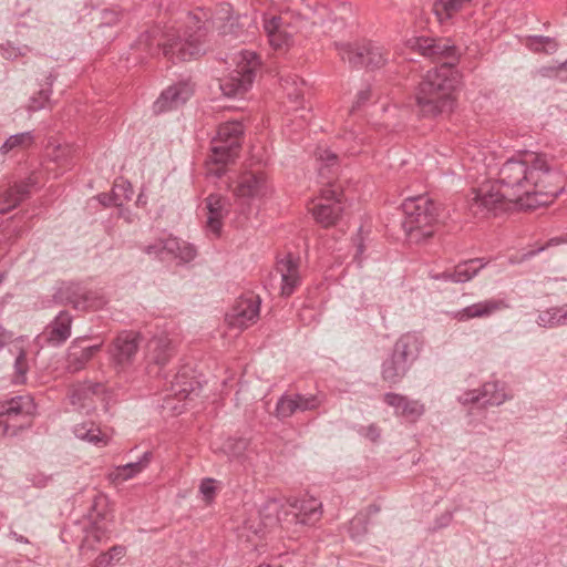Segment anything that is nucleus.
<instances>
[{
  "mask_svg": "<svg viewBox=\"0 0 567 567\" xmlns=\"http://www.w3.org/2000/svg\"><path fill=\"white\" fill-rule=\"evenodd\" d=\"M85 338H78L70 344L66 353V370L78 372L101 350L102 343L94 346H83Z\"/></svg>",
  "mask_w": 567,
  "mask_h": 567,
  "instance_id": "obj_21",
  "label": "nucleus"
},
{
  "mask_svg": "<svg viewBox=\"0 0 567 567\" xmlns=\"http://www.w3.org/2000/svg\"><path fill=\"white\" fill-rule=\"evenodd\" d=\"M176 353L174 340L167 332L161 331L152 336L145 346V362L148 373L159 375L162 369Z\"/></svg>",
  "mask_w": 567,
  "mask_h": 567,
  "instance_id": "obj_10",
  "label": "nucleus"
},
{
  "mask_svg": "<svg viewBox=\"0 0 567 567\" xmlns=\"http://www.w3.org/2000/svg\"><path fill=\"white\" fill-rule=\"evenodd\" d=\"M51 89L41 87L34 95L30 97L27 110L29 112H38L45 109L51 103Z\"/></svg>",
  "mask_w": 567,
  "mask_h": 567,
  "instance_id": "obj_46",
  "label": "nucleus"
},
{
  "mask_svg": "<svg viewBox=\"0 0 567 567\" xmlns=\"http://www.w3.org/2000/svg\"><path fill=\"white\" fill-rule=\"evenodd\" d=\"M311 210L315 219L323 227L334 225L342 213L341 194L333 188L322 189L320 202Z\"/></svg>",
  "mask_w": 567,
  "mask_h": 567,
  "instance_id": "obj_18",
  "label": "nucleus"
},
{
  "mask_svg": "<svg viewBox=\"0 0 567 567\" xmlns=\"http://www.w3.org/2000/svg\"><path fill=\"white\" fill-rule=\"evenodd\" d=\"M410 48L433 62H451L453 68L461 55L458 49L447 38L416 37L409 40Z\"/></svg>",
  "mask_w": 567,
  "mask_h": 567,
  "instance_id": "obj_9",
  "label": "nucleus"
},
{
  "mask_svg": "<svg viewBox=\"0 0 567 567\" xmlns=\"http://www.w3.org/2000/svg\"><path fill=\"white\" fill-rule=\"evenodd\" d=\"M429 276L433 280L445 281V282H454L453 269L452 270H445L443 272H433V271H431L429 274Z\"/></svg>",
  "mask_w": 567,
  "mask_h": 567,
  "instance_id": "obj_60",
  "label": "nucleus"
},
{
  "mask_svg": "<svg viewBox=\"0 0 567 567\" xmlns=\"http://www.w3.org/2000/svg\"><path fill=\"white\" fill-rule=\"evenodd\" d=\"M162 241H163V245L161 247L164 248V255H169L172 257H176L183 241H181L176 237H168V238L162 239Z\"/></svg>",
  "mask_w": 567,
  "mask_h": 567,
  "instance_id": "obj_52",
  "label": "nucleus"
},
{
  "mask_svg": "<svg viewBox=\"0 0 567 567\" xmlns=\"http://www.w3.org/2000/svg\"><path fill=\"white\" fill-rule=\"evenodd\" d=\"M485 265L483 259L480 258L468 259L457 264L453 268L454 284H464L472 280Z\"/></svg>",
  "mask_w": 567,
  "mask_h": 567,
  "instance_id": "obj_37",
  "label": "nucleus"
},
{
  "mask_svg": "<svg viewBox=\"0 0 567 567\" xmlns=\"http://www.w3.org/2000/svg\"><path fill=\"white\" fill-rule=\"evenodd\" d=\"M171 391L178 400L187 399L196 390H198L199 383L190 377V369L183 367L181 368L169 381Z\"/></svg>",
  "mask_w": 567,
  "mask_h": 567,
  "instance_id": "obj_27",
  "label": "nucleus"
},
{
  "mask_svg": "<svg viewBox=\"0 0 567 567\" xmlns=\"http://www.w3.org/2000/svg\"><path fill=\"white\" fill-rule=\"evenodd\" d=\"M460 75L453 63L444 62L429 70L415 89V104L423 117L451 113L456 103Z\"/></svg>",
  "mask_w": 567,
  "mask_h": 567,
  "instance_id": "obj_3",
  "label": "nucleus"
},
{
  "mask_svg": "<svg viewBox=\"0 0 567 567\" xmlns=\"http://www.w3.org/2000/svg\"><path fill=\"white\" fill-rule=\"evenodd\" d=\"M32 189L34 188L27 186L23 181L16 183L13 186L8 188L2 195L3 206L0 207V213L6 214L16 208L22 200L29 197Z\"/></svg>",
  "mask_w": 567,
  "mask_h": 567,
  "instance_id": "obj_31",
  "label": "nucleus"
},
{
  "mask_svg": "<svg viewBox=\"0 0 567 567\" xmlns=\"http://www.w3.org/2000/svg\"><path fill=\"white\" fill-rule=\"evenodd\" d=\"M194 94V84L189 79L179 80L167 86L154 102L156 114L173 111L184 105Z\"/></svg>",
  "mask_w": 567,
  "mask_h": 567,
  "instance_id": "obj_13",
  "label": "nucleus"
},
{
  "mask_svg": "<svg viewBox=\"0 0 567 567\" xmlns=\"http://www.w3.org/2000/svg\"><path fill=\"white\" fill-rule=\"evenodd\" d=\"M215 482L213 478H204L199 485V493L207 503H210L216 495Z\"/></svg>",
  "mask_w": 567,
  "mask_h": 567,
  "instance_id": "obj_51",
  "label": "nucleus"
},
{
  "mask_svg": "<svg viewBox=\"0 0 567 567\" xmlns=\"http://www.w3.org/2000/svg\"><path fill=\"white\" fill-rule=\"evenodd\" d=\"M537 73L543 78H554L561 82L567 81L566 68H561V63L558 66H543L538 69Z\"/></svg>",
  "mask_w": 567,
  "mask_h": 567,
  "instance_id": "obj_50",
  "label": "nucleus"
},
{
  "mask_svg": "<svg viewBox=\"0 0 567 567\" xmlns=\"http://www.w3.org/2000/svg\"><path fill=\"white\" fill-rule=\"evenodd\" d=\"M40 176H41V172L32 171L29 174V176L23 179V182L27 184V186L37 188L40 185Z\"/></svg>",
  "mask_w": 567,
  "mask_h": 567,
  "instance_id": "obj_64",
  "label": "nucleus"
},
{
  "mask_svg": "<svg viewBox=\"0 0 567 567\" xmlns=\"http://www.w3.org/2000/svg\"><path fill=\"white\" fill-rule=\"evenodd\" d=\"M152 458H153V453L150 451H146L138 458V461L130 462L124 465L115 466L107 474V478L111 483H113L115 485H118V484H122L123 482L132 480L148 467Z\"/></svg>",
  "mask_w": 567,
  "mask_h": 567,
  "instance_id": "obj_24",
  "label": "nucleus"
},
{
  "mask_svg": "<svg viewBox=\"0 0 567 567\" xmlns=\"http://www.w3.org/2000/svg\"><path fill=\"white\" fill-rule=\"evenodd\" d=\"M141 336L133 331L121 332L110 347V354L115 365H130L137 354Z\"/></svg>",
  "mask_w": 567,
  "mask_h": 567,
  "instance_id": "obj_17",
  "label": "nucleus"
},
{
  "mask_svg": "<svg viewBox=\"0 0 567 567\" xmlns=\"http://www.w3.org/2000/svg\"><path fill=\"white\" fill-rule=\"evenodd\" d=\"M233 192L243 204L260 200L269 192L266 175L262 172H245L239 175Z\"/></svg>",
  "mask_w": 567,
  "mask_h": 567,
  "instance_id": "obj_14",
  "label": "nucleus"
},
{
  "mask_svg": "<svg viewBox=\"0 0 567 567\" xmlns=\"http://www.w3.org/2000/svg\"><path fill=\"white\" fill-rule=\"evenodd\" d=\"M267 529L266 525L258 518L257 513H251L247 519L244 520L243 526L239 528L241 537H246L248 540L250 536H262Z\"/></svg>",
  "mask_w": 567,
  "mask_h": 567,
  "instance_id": "obj_44",
  "label": "nucleus"
},
{
  "mask_svg": "<svg viewBox=\"0 0 567 567\" xmlns=\"http://www.w3.org/2000/svg\"><path fill=\"white\" fill-rule=\"evenodd\" d=\"M317 159L322 163L319 172L321 175L324 174V169L333 168L338 164V155L330 150L318 148L316 153Z\"/></svg>",
  "mask_w": 567,
  "mask_h": 567,
  "instance_id": "obj_49",
  "label": "nucleus"
},
{
  "mask_svg": "<svg viewBox=\"0 0 567 567\" xmlns=\"http://www.w3.org/2000/svg\"><path fill=\"white\" fill-rule=\"evenodd\" d=\"M339 55L353 68L379 69L388 61L389 53L371 42L363 44L337 43Z\"/></svg>",
  "mask_w": 567,
  "mask_h": 567,
  "instance_id": "obj_8",
  "label": "nucleus"
},
{
  "mask_svg": "<svg viewBox=\"0 0 567 567\" xmlns=\"http://www.w3.org/2000/svg\"><path fill=\"white\" fill-rule=\"evenodd\" d=\"M162 245V239H158L155 243L145 246L144 252H146L147 255H154L156 257L164 258V248L161 247Z\"/></svg>",
  "mask_w": 567,
  "mask_h": 567,
  "instance_id": "obj_58",
  "label": "nucleus"
},
{
  "mask_svg": "<svg viewBox=\"0 0 567 567\" xmlns=\"http://www.w3.org/2000/svg\"><path fill=\"white\" fill-rule=\"evenodd\" d=\"M560 307H551L540 311L537 317V324L543 328L551 329L561 326Z\"/></svg>",
  "mask_w": 567,
  "mask_h": 567,
  "instance_id": "obj_45",
  "label": "nucleus"
},
{
  "mask_svg": "<svg viewBox=\"0 0 567 567\" xmlns=\"http://www.w3.org/2000/svg\"><path fill=\"white\" fill-rule=\"evenodd\" d=\"M287 505L282 504L279 499L270 498L265 502L256 513L258 518L266 525L267 528L275 527L278 523H284V512Z\"/></svg>",
  "mask_w": 567,
  "mask_h": 567,
  "instance_id": "obj_30",
  "label": "nucleus"
},
{
  "mask_svg": "<svg viewBox=\"0 0 567 567\" xmlns=\"http://www.w3.org/2000/svg\"><path fill=\"white\" fill-rule=\"evenodd\" d=\"M28 370L29 364L27 360V352L23 349H20L19 354L14 360V381L17 383H23L25 381Z\"/></svg>",
  "mask_w": 567,
  "mask_h": 567,
  "instance_id": "obj_48",
  "label": "nucleus"
},
{
  "mask_svg": "<svg viewBox=\"0 0 567 567\" xmlns=\"http://www.w3.org/2000/svg\"><path fill=\"white\" fill-rule=\"evenodd\" d=\"M379 507L371 505L368 507L367 512H360L358 513L350 522L348 532L350 537L355 540L360 542L368 533V525L370 515L373 513H378Z\"/></svg>",
  "mask_w": 567,
  "mask_h": 567,
  "instance_id": "obj_36",
  "label": "nucleus"
},
{
  "mask_svg": "<svg viewBox=\"0 0 567 567\" xmlns=\"http://www.w3.org/2000/svg\"><path fill=\"white\" fill-rule=\"evenodd\" d=\"M472 0H436L433 4V11L440 22L451 19L457 11Z\"/></svg>",
  "mask_w": 567,
  "mask_h": 567,
  "instance_id": "obj_39",
  "label": "nucleus"
},
{
  "mask_svg": "<svg viewBox=\"0 0 567 567\" xmlns=\"http://www.w3.org/2000/svg\"><path fill=\"white\" fill-rule=\"evenodd\" d=\"M287 509L284 512L286 525H315L322 515V504L319 499L310 496L302 498H289L286 502Z\"/></svg>",
  "mask_w": 567,
  "mask_h": 567,
  "instance_id": "obj_11",
  "label": "nucleus"
},
{
  "mask_svg": "<svg viewBox=\"0 0 567 567\" xmlns=\"http://www.w3.org/2000/svg\"><path fill=\"white\" fill-rule=\"evenodd\" d=\"M74 435L96 446H104L109 443V436L101 432L100 427L93 422H83L74 425Z\"/></svg>",
  "mask_w": 567,
  "mask_h": 567,
  "instance_id": "obj_32",
  "label": "nucleus"
},
{
  "mask_svg": "<svg viewBox=\"0 0 567 567\" xmlns=\"http://www.w3.org/2000/svg\"><path fill=\"white\" fill-rule=\"evenodd\" d=\"M184 30L176 25L154 28L142 33L135 45L148 55H164L173 62L195 59L206 52L208 14L203 9L187 12Z\"/></svg>",
  "mask_w": 567,
  "mask_h": 567,
  "instance_id": "obj_2",
  "label": "nucleus"
},
{
  "mask_svg": "<svg viewBox=\"0 0 567 567\" xmlns=\"http://www.w3.org/2000/svg\"><path fill=\"white\" fill-rule=\"evenodd\" d=\"M70 152L68 147H56L53 152V161L59 163L61 166L66 167L69 165L66 154Z\"/></svg>",
  "mask_w": 567,
  "mask_h": 567,
  "instance_id": "obj_57",
  "label": "nucleus"
},
{
  "mask_svg": "<svg viewBox=\"0 0 567 567\" xmlns=\"http://www.w3.org/2000/svg\"><path fill=\"white\" fill-rule=\"evenodd\" d=\"M244 127L239 122L224 123L218 127L217 136L212 141L210 161L218 166L214 174L220 177L224 167L234 162L241 147Z\"/></svg>",
  "mask_w": 567,
  "mask_h": 567,
  "instance_id": "obj_6",
  "label": "nucleus"
},
{
  "mask_svg": "<svg viewBox=\"0 0 567 567\" xmlns=\"http://www.w3.org/2000/svg\"><path fill=\"white\" fill-rule=\"evenodd\" d=\"M12 339L13 333L0 324V350L3 349L7 344H9L12 341Z\"/></svg>",
  "mask_w": 567,
  "mask_h": 567,
  "instance_id": "obj_63",
  "label": "nucleus"
},
{
  "mask_svg": "<svg viewBox=\"0 0 567 567\" xmlns=\"http://www.w3.org/2000/svg\"><path fill=\"white\" fill-rule=\"evenodd\" d=\"M372 95L371 87L368 85L367 87L360 90L357 94V100L352 105L351 111L354 112L355 110H359L362 105H364Z\"/></svg>",
  "mask_w": 567,
  "mask_h": 567,
  "instance_id": "obj_55",
  "label": "nucleus"
},
{
  "mask_svg": "<svg viewBox=\"0 0 567 567\" xmlns=\"http://www.w3.org/2000/svg\"><path fill=\"white\" fill-rule=\"evenodd\" d=\"M383 402L393 408L395 416L403 417L409 422H416L425 412L424 404L419 400L395 392L385 393Z\"/></svg>",
  "mask_w": 567,
  "mask_h": 567,
  "instance_id": "obj_20",
  "label": "nucleus"
},
{
  "mask_svg": "<svg viewBox=\"0 0 567 567\" xmlns=\"http://www.w3.org/2000/svg\"><path fill=\"white\" fill-rule=\"evenodd\" d=\"M306 82L298 75L281 78V87L287 97L296 104V110L302 106Z\"/></svg>",
  "mask_w": 567,
  "mask_h": 567,
  "instance_id": "obj_33",
  "label": "nucleus"
},
{
  "mask_svg": "<svg viewBox=\"0 0 567 567\" xmlns=\"http://www.w3.org/2000/svg\"><path fill=\"white\" fill-rule=\"evenodd\" d=\"M247 444V441L244 439L231 440L227 443L226 449L228 450L231 456L239 457L246 450Z\"/></svg>",
  "mask_w": 567,
  "mask_h": 567,
  "instance_id": "obj_54",
  "label": "nucleus"
},
{
  "mask_svg": "<svg viewBox=\"0 0 567 567\" xmlns=\"http://www.w3.org/2000/svg\"><path fill=\"white\" fill-rule=\"evenodd\" d=\"M196 257V249L193 245L183 241L175 258L181 259L184 262H189Z\"/></svg>",
  "mask_w": 567,
  "mask_h": 567,
  "instance_id": "obj_53",
  "label": "nucleus"
},
{
  "mask_svg": "<svg viewBox=\"0 0 567 567\" xmlns=\"http://www.w3.org/2000/svg\"><path fill=\"white\" fill-rule=\"evenodd\" d=\"M261 61L257 53L243 51L237 60L236 69L220 80L219 87L225 96L241 97L252 86L260 74Z\"/></svg>",
  "mask_w": 567,
  "mask_h": 567,
  "instance_id": "obj_5",
  "label": "nucleus"
},
{
  "mask_svg": "<svg viewBox=\"0 0 567 567\" xmlns=\"http://www.w3.org/2000/svg\"><path fill=\"white\" fill-rule=\"evenodd\" d=\"M103 385L97 382H84L73 385L69 391V398L72 405L79 409H85L90 405L92 396L100 393Z\"/></svg>",
  "mask_w": 567,
  "mask_h": 567,
  "instance_id": "obj_28",
  "label": "nucleus"
},
{
  "mask_svg": "<svg viewBox=\"0 0 567 567\" xmlns=\"http://www.w3.org/2000/svg\"><path fill=\"white\" fill-rule=\"evenodd\" d=\"M505 308H508V305L505 300L492 298L473 303L453 312V318L458 321H466L475 318H487Z\"/></svg>",
  "mask_w": 567,
  "mask_h": 567,
  "instance_id": "obj_22",
  "label": "nucleus"
},
{
  "mask_svg": "<svg viewBox=\"0 0 567 567\" xmlns=\"http://www.w3.org/2000/svg\"><path fill=\"white\" fill-rule=\"evenodd\" d=\"M401 207L404 215L402 227L410 243L421 244L433 236L439 221V204L427 195H419L404 199Z\"/></svg>",
  "mask_w": 567,
  "mask_h": 567,
  "instance_id": "obj_4",
  "label": "nucleus"
},
{
  "mask_svg": "<svg viewBox=\"0 0 567 567\" xmlns=\"http://www.w3.org/2000/svg\"><path fill=\"white\" fill-rule=\"evenodd\" d=\"M83 285L80 282H62L53 293V299L59 305H71L75 309V305L81 299Z\"/></svg>",
  "mask_w": 567,
  "mask_h": 567,
  "instance_id": "obj_34",
  "label": "nucleus"
},
{
  "mask_svg": "<svg viewBox=\"0 0 567 567\" xmlns=\"http://www.w3.org/2000/svg\"><path fill=\"white\" fill-rule=\"evenodd\" d=\"M106 303V298L101 290H92L83 286L81 299L75 305V310H99Z\"/></svg>",
  "mask_w": 567,
  "mask_h": 567,
  "instance_id": "obj_38",
  "label": "nucleus"
},
{
  "mask_svg": "<svg viewBox=\"0 0 567 567\" xmlns=\"http://www.w3.org/2000/svg\"><path fill=\"white\" fill-rule=\"evenodd\" d=\"M35 142L32 131L21 132L9 136L0 146V154L17 153L30 148Z\"/></svg>",
  "mask_w": 567,
  "mask_h": 567,
  "instance_id": "obj_35",
  "label": "nucleus"
},
{
  "mask_svg": "<svg viewBox=\"0 0 567 567\" xmlns=\"http://www.w3.org/2000/svg\"><path fill=\"white\" fill-rule=\"evenodd\" d=\"M276 270L281 277V295L289 297L300 284L298 261L288 255L277 261Z\"/></svg>",
  "mask_w": 567,
  "mask_h": 567,
  "instance_id": "obj_25",
  "label": "nucleus"
},
{
  "mask_svg": "<svg viewBox=\"0 0 567 567\" xmlns=\"http://www.w3.org/2000/svg\"><path fill=\"white\" fill-rule=\"evenodd\" d=\"M205 204L207 209V228L216 236H219L223 227V219L229 212L228 202L219 194H210L205 199Z\"/></svg>",
  "mask_w": 567,
  "mask_h": 567,
  "instance_id": "obj_23",
  "label": "nucleus"
},
{
  "mask_svg": "<svg viewBox=\"0 0 567 567\" xmlns=\"http://www.w3.org/2000/svg\"><path fill=\"white\" fill-rule=\"evenodd\" d=\"M37 405L31 395H17L0 403V435L14 436L31 426Z\"/></svg>",
  "mask_w": 567,
  "mask_h": 567,
  "instance_id": "obj_7",
  "label": "nucleus"
},
{
  "mask_svg": "<svg viewBox=\"0 0 567 567\" xmlns=\"http://www.w3.org/2000/svg\"><path fill=\"white\" fill-rule=\"evenodd\" d=\"M564 177L546 155L519 153L506 159L498 169V179L472 188L468 212L477 218L497 215L511 208L536 209L549 205L564 192Z\"/></svg>",
  "mask_w": 567,
  "mask_h": 567,
  "instance_id": "obj_1",
  "label": "nucleus"
},
{
  "mask_svg": "<svg viewBox=\"0 0 567 567\" xmlns=\"http://www.w3.org/2000/svg\"><path fill=\"white\" fill-rule=\"evenodd\" d=\"M264 30L270 45L276 50L286 49L293 42L295 27L288 17L271 16L264 18Z\"/></svg>",
  "mask_w": 567,
  "mask_h": 567,
  "instance_id": "obj_16",
  "label": "nucleus"
},
{
  "mask_svg": "<svg viewBox=\"0 0 567 567\" xmlns=\"http://www.w3.org/2000/svg\"><path fill=\"white\" fill-rule=\"evenodd\" d=\"M120 11L116 9H104L102 11V23L112 25L118 21Z\"/></svg>",
  "mask_w": 567,
  "mask_h": 567,
  "instance_id": "obj_56",
  "label": "nucleus"
},
{
  "mask_svg": "<svg viewBox=\"0 0 567 567\" xmlns=\"http://www.w3.org/2000/svg\"><path fill=\"white\" fill-rule=\"evenodd\" d=\"M410 365L395 358L392 353L383 361L381 367L382 380L390 385L400 383L410 370Z\"/></svg>",
  "mask_w": 567,
  "mask_h": 567,
  "instance_id": "obj_29",
  "label": "nucleus"
},
{
  "mask_svg": "<svg viewBox=\"0 0 567 567\" xmlns=\"http://www.w3.org/2000/svg\"><path fill=\"white\" fill-rule=\"evenodd\" d=\"M260 303V298L254 293L238 298L230 311L226 313L229 327L243 330L254 324L259 318Z\"/></svg>",
  "mask_w": 567,
  "mask_h": 567,
  "instance_id": "obj_12",
  "label": "nucleus"
},
{
  "mask_svg": "<svg viewBox=\"0 0 567 567\" xmlns=\"http://www.w3.org/2000/svg\"><path fill=\"white\" fill-rule=\"evenodd\" d=\"M299 412V405L293 393H284L278 399L275 409V416L278 420L284 421Z\"/></svg>",
  "mask_w": 567,
  "mask_h": 567,
  "instance_id": "obj_41",
  "label": "nucleus"
},
{
  "mask_svg": "<svg viewBox=\"0 0 567 567\" xmlns=\"http://www.w3.org/2000/svg\"><path fill=\"white\" fill-rule=\"evenodd\" d=\"M72 320L69 311H60L44 328L39 340L50 347H60L71 337Z\"/></svg>",
  "mask_w": 567,
  "mask_h": 567,
  "instance_id": "obj_19",
  "label": "nucleus"
},
{
  "mask_svg": "<svg viewBox=\"0 0 567 567\" xmlns=\"http://www.w3.org/2000/svg\"><path fill=\"white\" fill-rule=\"evenodd\" d=\"M362 433L365 437H368L372 442L378 441V439L380 437V429L374 424L363 427Z\"/></svg>",
  "mask_w": 567,
  "mask_h": 567,
  "instance_id": "obj_61",
  "label": "nucleus"
},
{
  "mask_svg": "<svg viewBox=\"0 0 567 567\" xmlns=\"http://www.w3.org/2000/svg\"><path fill=\"white\" fill-rule=\"evenodd\" d=\"M299 405L300 413L317 411L324 402L326 394L321 391L316 393H293Z\"/></svg>",
  "mask_w": 567,
  "mask_h": 567,
  "instance_id": "obj_42",
  "label": "nucleus"
},
{
  "mask_svg": "<svg viewBox=\"0 0 567 567\" xmlns=\"http://www.w3.org/2000/svg\"><path fill=\"white\" fill-rule=\"evenodd\" d=\"M103 534H104V532L101 530L100 527H94L93 530L89 532L87 536L83 539V542L80 546L81 549H84L86 546L91 547V545L89 544L90 537H93L96 543H100Z\"/></svg>",
  "mask_w": 567,
  "mask_h": 567,
  "instance_id": "obj_59",
  "label": "nucleus"
},
{
  "mask_svg": "<svg viewBox=\"0 0 567 567\" xmlns=\"http://www.w3.org/2000/svg\"><path fill=\"white\" fill-rule=\"evenodd\" d=\"M421 341L414 333H405L401 336L393 346L392 354L395 358L408 363L410 367L419 358L421 351Z\"/></svg>",
  "mask_w": 567,
  "mask_h": 567,
  "instance_id": "obj_26",
  "label": "nucleus"
},
{
  "mask_svg": "<svg viewBox=\"0 0 567 567\" xmlns=\"http://www.w3.org/2000/svg\"><path fill=\"white\" fill-rule=\"evenodd\" d=\"M525 45L535 53L553 54L558 49L556 39L544 35H528Z\"/></svg>",
  "mask_w": 567,
  "mask_h": 567,
  "instance_id": "obj_40",
  "label": "nucleus"
},
{
  "mask_svg": "<svg viewBox=\"0 0 567 567\" xmlns=\"http://www.w3.org/2000/svg\"><path fill=\"white\" fill-rule=\"evenodd\" d=\"M113 198L120 204H116V207H122L125 202L132 199L133 196V187L130 182L125 179L116 181L112 187Z\"/></svg>",
  "mask_w": 567,
  "mask_h": 567,
  "instance_id": "obj_47",
  "label": "nucleus"
},
{
  "mask_svg": "<svg viewBox=\"0 0 567 567\" xmlns=\"http://www.w3.org/2000/svg\"><path fill=\"white\" fill-rule=\"evenodd\" d=\"M512 396L508 393L505 383L499 381L485 382L478 392L477 390L467 391L458 400L462 404L481 402L483 405L498 406Z\"/></svg>",
  "mask_w": 567,
  "mask_h": 567,
  "instance_id": "obj_15",
  "label": "nucleus"
},
{
  "mask_svg": "<svg viewBox=\"0 0 567 567\" xmlns=\"http://www.w3.org/2000/svg\"><path fill=\"white\" fill-rule=\"evenodd\" d=\"M97 199L105 207L116 206V204H120V202H116L115 198H113V192L112 190H111V193H102V194H100L97 196Z\"/></svg>",
  "mask_w": 567,
  "mask_h": 567,
  "instance_id": "obj_62",
  "label": "nucleus"
},
{
  "mask_svg": "<svg viewBox=\"0 0 567 567\" xmlns=\"http://www.w3.org/2000/svg\"><path fill=\"white\" fill-rule=\"evenodd\" d=\"M126 555V547L115 545L107 551L101 553L93 561V567H111L118 563Z\"/></svg>",
  "mask_w": 567,
  "mask_h": 567,
  "instance_id": "obj_43",
  "label": "nucleus"
}]
</instances>
